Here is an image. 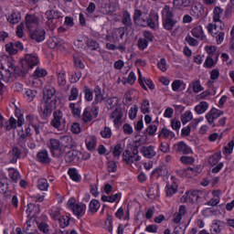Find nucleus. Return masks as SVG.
Listing matches in <instances>:
<instances>
[{
  "mask_svg": "<svg viewBox=\"0 0 234 234\" xmlns=\"http://www.w3.org/2000/svg\"><path fill=\"white\" fill-rule=\"evenodd\" d=\"M43 101L44 109L42 107H38V112L43 120H47V118H50V116H52V111L56 109V104L58 103L56 89L46 88L43 91Z\"/></svg>",
  "mask_w": 234,
  "mask_h": 234,
  "instance_id": "obj_1",
  "label": "nucleus"
},
{
  "mask_svg": "<svg viewBox=\"0 0 234 234\" xmlns=\"http://www.w3.org/2000/svg\"><path fill=\"white\" fill-rule=\"evenodd\" d=\"M165 15L163 16V27L165 30L171 31L176 25V20H174L175 15L171 9H165Z\"/></svg>",
  "mask_w": 234,
  "mask_h": 234,
  "instance_id": "obj_2",
  "label": "nucleus"
},
{
  "mask_svg": "<svg viewBox=\"0 0 234 234\" xmlns=\"http://www.w3.org/2000/svg\"><path fill=\"white\" fill-rule=\"evenodd\" d=\"M37 65H39V58L36 54H26L25 59L22 60V69L26 67L27 71Z\"/></svg>",
  "mask_w": 234,
  "mask_h": 234,
  "instance_id": "obj_3",
  "label": "nucleus"
},
{
  "mask_svg": "<svg viewBox=\"0 0 234 234\" xmlns=\"http://www.w3.org/2000/svg\"><path fill=\"white\" fill-rule=\"evenodd\" d=\"M63 112L61 111H57L53 112V120L50 122V125L54 127L55 129H58V131H63L65 130V120H63Z\"/></svg>",
  "mask_w": 234,
  "mask_h": 234,
  "instance_id": "obj_4",
  "label": "nucleus"
},
{
  "mask_svg": "<svg viewBox=\"0 0 234 234\" xmlns=\"http://www.w3.org/2000/svg\"><path fill=\"white\" fill-rule=\"evenodd\" d=\"M47 36V31L41 27H37L31 31H29L30 39L36 41V43H43Z\"/></svg>",
  "mask_w": 234,
  "mask_h": 234,
  "instance_id": "obj_5",
  "label": "nucleus"
},
{
  "mask_svg": "<svg viewBox=\"0 0 234 234\" xmlns=\"http://www.w3.org/2000/svg\"><path fill=\"white\" fill-rule=\"evenodd\" d=\"M133 23L138 27H147V15L142 12L140 9H135L133 13Z\"/></svg>",
  "mask_w": 234,
  "mask_h": 234,
  "instance_id": "obj_6",
  "label": "nucleus"
},
{
  "mask_svg": "<svg viewBox=\"0 0 234 234\" xmlns=\"http://www.w3.org/2000/svg\"><path fill=\"white\" fill-rule=\"evenodd\" d=\"M37 25H39L37 16H36L35 15L26 16V28H27L28 32H32V30L37 28Z\"/></svg>",
  "mask_w": 234,
  "mask_h": 234,
  "instance_id": "obj_7",
  "label": "nucleus"
},
{
  "mask_svg": "<svg viewBox=\"0 0 234 234\" xmlns=\"http://www.w3.org/2000/svg\"><path fill=\"white\" fill-rule=\"evenodd\" d=\"M12 76H14V72H12L11 69L0 70V90L5 87V84L1 82V80L5 83H9L10 80H12Z\"/></svg>",
  "mask_w": 234,
  "mask_h": 234,
  "instance_id": "obj_8",
  "label": "nucleus"
},
{
  "mask_svg": "<svg viewBox=\"0 0 234 234\" xmlns=\"http://www.w3.org/2000/svg\"><path fill=\"white\" fill-rule=\"evenodd\" d=\"M63 45H65V41L59 37H53L51 38L50 40H48V46L49 48H52V49H63L65 48V47H63Z\"/></svg>",
  "mask_w": 234,
  "mask_h": 234,
  "instance_id": "obj_9",
  "label": "nucleus"
},
{
  "mask_svg": "<svg viewBox=\"0 0 234 234\" xmlns=\"http://www.w3.org/2000/svg\"><path fill=\"white\" fill-rule=\"evenodd\" d=\"M93 92L95 94V97L91 105H98V103H101L102 101H105V100H107V98L103 96V93H101V88L100 86H95Z\"/></svg>",
  "mask_w": 234,
  "mask_h": 234,
  "instance_id": "obj_10",
  "label": "nucleus"
},
{
  "mask_svg": "<svg viewBox=\"0 0 234 234\" xmlns=\"http://www.w3.org/2000/svg\"><path fill=\"white\" fill-rule=\"evenodd\" d=\"M175 148L176 153H182V154H190V153H193L191 150V147L186 145L184 141H181L175 144Z\"/></svg>",
  "mask_w": 234,
  "mask_h": 234,
  "instance_id": "obj_11",
  "label": "nucleus"
},
{
  "mask_svg": "<svg viewBox=\"0 0 234 234\" xmlns=\"http://www.w3.org/2000/svg\"><path fill=\"white\" fill-rule=\"evenodd\" d=\"M37 162H40V164L48 165L50 164L52 159L48 156V152L47 150H41L37 154Z\"/></svg>",
  "mask_w": 234,
  "mask_h": 234,
  "instance_id": "obj_12",
  "label": "nucleus"
},
{
  "mask_svg": "<svg viewBox=\"0 0 234 234\" xmlns=\"http://www.w3.org/2000/svg\"><path fill=\"white\" fill-rule=\"evenodd\" d=\"M85 211H87V205L80 203V204H75L72 212L80 218V217H83L85 215Z\"/></svg>",
  "mask_w": 234,
  "mask_h": 234,
  "instance_id": "obj_13",
  "label": "nucleus"
},
{
  "mask_svg": "<svg viewBox=\"0 0 234 234\" xmlns=\"http://www.w3.org/2000/svg\"><path fill=\"white\" fill-rule=\"evenodd\" d=\"M141 153L144 154L145 158H153L156 156V151H154V146H143Z\"/></svg>",
  "mask_w": 234,
  "mask_h": 234,
  "instance_id": "obj_14",
  "label": "nucleus"
},
{
  "mask_svg": "<svg viewBox=\"0 0 234 234\" xmlns=\"http://www.w3.org/2000/svg\"><path fill=\"white\" fill-rule=\"evenodd\" d=\"M123 36H125V28L123 27L116 28L112 33V37L115 43L123 39Z\"/></svg>",
  "mask_w": 234,
  "mask_h": 234,
  "instance_id": "obj_15",
  "label": "nucleus"
},
{
  "mask_svg": "<svg viewBox=\"0 0 234 234\" xmlns=\"http://www.w3.org/2000/svg\"><path fill=\"white\" fill-rule=\"evenodd\" d=\"M111 118L114 119V125H118L120 122H122V118H123V112H122V108H116L111 115Z\"/></svg>",
  "mask_w": 234,
  "mask_h": 234,
  "instance_id": "obj_16",
  "label": "nucleus"
},
{
  "mask_svg": "<svg viewBox=\"0 0 234 234\" xmlns=\"http://www.w3.org/2000/svg\"><path fill=\"white\" fill-rule=\"evenodd\" d=\"M48 147L52 155L55 156L56 151H59V148L61 147V142L58 139H49Z\"/></svg>",
  "mask_w": 234,
  "mask_h": 234,
  "instance_id": "obj_17",
  "label": "nucleus"
},
{
  "mask_svg": "<svg viewBox=\"0 0 234 234\" xmlns=\"http://www.w3.org/2000/svg\"><path fill=\"white\" fill-rule=\"evenodd\" d=\"M11 71L14 72L15 76H27V72H28V69L24 66L21 69V68L17 66H14L13 64L10 65Z\"/></svg>",
  "mask_w": 234,
  "mask_h": 234,
  "instance_id": "obj_18",
  "label": "nucleus"
},
{
  "mask_svg": "<svg viewBox=\"0 0 234 234\" xmlns=\"http://www.w3.org/2000/svg\"><path fill=\"white\" fill-rule=\"evenodd\" d=\"M9 177L15 184H17V181L21 179V174H19V171L17 169L11 167L8 168Z\"/></svg>",
  "mask_w": 234,
  "mask_h": 234,
  "instance_id": "obj_19",
  "label": "nucleus"
},
{
  "mask_svg": "<svg viewBox=\"0 0 234 234\" xmlns=\"http://www.w3.org/2000/svg\"><path fill=\"white\" fill-rule=\"evenodd\" d=\"M173 5L176 8H187L191 6V0H174Z\"/></svg>",
  "mask_w": 234,
  "mask_h": 234,
  "instance_id": "obj_20",
  "label": "nucleus"
},
{
  "mask_svg": "<svg viewBox=\"0 0 234 234\" xmlns=\"http://www.w3.org/2000/svg\"><path fill=\"white\" fill-rule=\"evenodd\" d=\"M191 34L194 37H197V39H201V41H204L206 39V36H204V31L202 30V27H194L191 30Z\"/></svg>",
  "mask_w": 234,
  "mask_h": 234,
  "instance_id": "obj_21",
  "label": "nucleus"
},
{
  "mask_svg": "<svg viewBox=\"0 0 234 234\" xmlns=\"http://www.w3.org/2000/svg\"><path fill=\"white\" fill-rule=\"evenodd\" d=\"M78 154L79 152L77 150H69L66 154H65V162L67 164H70V162H74L76 158H78Z\"/></svg>",
  "mask_w": 234,
  "mask_h": 234,
  "instance_id": "obj_22",
  "label": "nucleus"
},
{
  "mask_svg": "<svg viewBox=\"0 0 234 234\" xmlns=\"http://www.w3.org/2000/svg\"><path fill=\"white\" fill-rule=\"evenodd\" d=\"M68 175H69V178H71L73 182H81V176H80L76 168H69Z\"/></svg>",
  "mask_w": 234,
  "mask_h": 234,
  "instance_id": "obj_23",
  "label": "nucleus"
},
{
  "mask_svg": "<svg viewBox=\"0 0 234 234\" xmlns=\"http://www.w3.org/2000/svg\"><path fill=\"white\" fill-rule=\"evenodd\" d=\"M122 23L126 27V28L133 26V19H131V14L129 11L123 12Z\"/></svg>",
  "mask_w": 234,
  "mask_h": 234,
  "instance_id": "obj_24",
  "label": "nucleus"
},
{
  "mask_svg": "<svg viewBox=\"0 0 234 234\" xmlns=\"http://www.w3.org/2000/svg\"><path fill=\"white\" fill-rule=\"evenodd\" d=\"M209 104L207 101H201L198 105L195 107V112L197 114H204L207 111Z\"/></svg>",
  "mask_w": 234,
  "mask_h": 234,
  "instance_id": "obj_25",
  "label": "nucleus"
},
{
  "mask_svg": "<svg viewBox=\"0 0 234 234\" xmlns=\"http://www.w3.org/2000/svg\"><path fill=\"white\" fill-rule=\"evenodd\" d=\"M224 14V9H221L218 6H216L213 10V22L220 23V17Z\"/></svg>",
  "mask_w": 234,
  "mask_h": 234,
  "instance_id": "obj_26",
  "label": "nucleus"
},
{
  "mask_svg": "<svg viewBox=\"0 0 234 234\" xmlns=\"http://www.w3.org/2000/svg\"><path fill=\"white\" fill-rule=\"evenodd\" d=\"M214 198H211L208 202L206 203V206H211L214 207V206H217L220 202V191L217 190L213 192Z\"/></svg>",
  "mask_w": 234,
  "mask_h": 234,
  "instance_id": "obj_27",
  "label": "nucleus"
},
{
  "mask_svg": "<svg viewBox=\"0 0 234 234\" xmlns=\"http://www.w3.org/2000/svg\"><path fill=\"white\" fill-rule=\"evenodd\" d=\"M83 93L86 101H92L94 100V91L89 86L83 87Z\"/></svg>",
  "mask_w": 234,
  "mask_h": 234,
  "instance_id": "obj_28",
  "label": "nucleus"
},
{
  "mask_svg": "<svg viewBox=\"0 0 234 234\" xmlns=\"http://www.w3.org/2000/svg\"><path fill=\"white\" fill-rule=\"evenodd\" d=\"M82 120L84 123H89V122H92V120H94V117H92V113L90 112V108L87 107L84 109Z\"/></svg>",
  "mask_w": 234,
  "mask_h": 234,
  "instance_id": "obj_29",
  "label": "nucleus"
},
{
  "mask_svg": "<svg viewBox=\"0 0 234 234\" xmlns=\"http://www.w3.org/2000/svg\"><path fill=\"white\" fill-rule=\"evenodd\" d=\"M45 16L57 21V19L61 17V12L56 10H48L45 14Z\"/></svg>",
  "mask_w": 234,
  "mask_h": 234,
  "instance_id": "obj_30",
  "label": "nucleus"
},
{
  "mask_svg": "<svg viewBox=\"0 0 234 234\" xmlns=\"http://www.w3.org/2000/svg\"><path fill=\"white\" fill-rule=\"evenodd\" d=\"M85 142L88 151H94L96 149V137H88Z\"/></svg>",
  "mask_w": 234,
  "mask_h": 234,
  "instance_id": "obj_31",
  "label": "nucleus"
},
{
  "mask_svg": "<svg viewBox=\"0 0 234 234\" xmlns=\"http://www.w3.org/2000/svg\"><path fill=\"white\" fill-rule=\"evenodd\" d=\"M7 21L10 22L12 25H16L21 21V14L17 12H14L7 17Z\"/></svg>",
  "mask_w": 234,
  "mask_h": 234,
  "instance_id": "obj_32",
  "label": "nucleus"
},
{
  "mask_svg": "<svg viewBox=\"0 0 234 234\" xmlns=\"http://www.w3.org/2000/svg\"><path fill=\"white\" fill-rule=\"evenodd\" d=\"M164 136V138H175V133H173L171 130L166 129L165 127H163L158 134V138L160 136Z\"/></svg>",
  "mask_w": 234,
  "mask_h": 234,
  "instance_id": "obj_33",
  "label": "nucleus"
},
{
  "mask_svg": "<svg viewBox=\"0 0 234 234\" xmlns=\"http://www.w3.org/2000/svg\"><path fill=\"white\" fill-rule=\"evenodd\" d=\"M90 213H98L100 209V202L97 199H92L89 204Z\"/></svg>",
  "mask_w": 234,
  "mask_h": 234,
  "instance_id": "obj_34",
  "label": "nucleus"
},
{
  "mask_svg": "<svg viewBox=\"0 0 234 234\" xmlns=\"http://www.w3.org/2000/svg\"><path fill=\"white\" fill-rule=\"evenodd\" d=\"M154 175H157V176H167V168L157 167L151 173V176H154Z\"/></svg>",
  "mask_w": 234,
  "mask_h": 234,
  "instance_id": "obj_35",
  "label": "nucleus"
},
{
  "mask_svg": "<svg viewBox=\"0 0 234 234\" xmlns=\"http://www.w3.org/2000/svg\"><path fill=\"white\" fill-rule=\"evenodd\" d=\"M176 191H177L176 185H171V184L166 185V186H165L166 197H173V195H175V193H176Z\"/></svg>",
  "mask_w": 234,
  "mask_h": 234,
  "instance_id": "obj_36",
  "label": "nucleus"
},
{
  "mask_svg": "<svg viewBox=\"0 0 234 234\" xmlns=\"http://www.w3.org/2000/svg\"><path fill=\"white\" fill-rule=\"evenodd\" d=\"M121 194H115L112 196H101L102 202H110L111 204L116 202L120 198Z\"/></svg>",
  "mask_w": 234,
  "mask_h": 234,
  "instance_id": "obj_37",
  "label": "nucleus"
},
{
  "mask_svg": "<svg viewBox=\"0 0 234 234\" xmlns=\"http://www.w3.org/2000/svg\"><path fill=\"white\" fill-rule=\"evenodd\" d=\"M86 45L90 50H98L100 48V44L98 41L92 39V38H88L86 41Z\"/></svg>",
  "mask_w": 234,
  "mask_h": 234,
  "instance_id": "obj_38",
  "label": "nucleus"
},
{
  "mask_svg": "<svg viewBox=\"0 0 234 234\" xmlns=\"http://www.w3.org/2000/svg\"><path fill=\"white\" fill-rule=\"evenodd\" d=\"M191 120H193V113L189 111L181 115V122L183 125H186V123L191 122Z\"/></svg>",
  "mask_w": 234,
  "mask_h": 234,
  "instance_id": "obj_39",
  "label": "nucleus"
},
{
  "mask_svg": "<svg viewBox=\"0 0 234 234\" xmlns=\"http://www.w3.org/2000/svg\"><path fill=\"white\" fill-rule=\"evenodd\" d=\"M5 50L9 56H16L17 54V49L14 46V42H9L5 45Z\"/></svg>",
  "mask_w": 234,
  "mask_h": 234,
  "instance_id": "obj_40",
  "label": "nucleus"
},
{
  "mask_svg": "<svg viewBox=\"0 0 234 234\" xmlns=\"http://www.w3.org/2000/svg\"><path fill=\"white\" fill-rule=\"evenodd\" d=\"M124 82L123 84L125 85V83H129V85H134V81H136V74H134L133 71H131L129 73L128 78H123Z\"/></svg>",
  "mask_w": 234,
  "mask_h": 234,
  "instance_id": "obj_41",
  "label": "nucleus"
},
{
  "mask_svg": "<svg viewBox=\"0 0 234 234\" xmlns=\"http://www.w3.org/2000/svg\"><path fill=\"white\" fill-rule=\"evenodd\" d=\"M107 219L104 224V229H107L110 233H112V216L107 215Z\"/></svg>",
  "mask_w": 234,
  "mask_h": 234,
  "instance_id": "obj_42",
  "label": "nucleus"
},
{
  "mask_svg": "<svg viewBox=\"0 0 234 234\" xmlns=\"http://www.w3.org/2000/svg\"><path fill=\"white\" fill-rule=\"evenodd\" d=\"M48 74L47 69L37 68L33 76H35V78H45Z\"/></svg>",
  "mask_w": 234,
  "mask_h": 234,
  "instance_id": "obj_43",
  "label": "nucleus"
},
{
  "mask_svg": "<svg viewBox=\"0 0 234 234\" xmlns=\"http://www.w3.org/2000/svg\"><path fill=\"white\" fill-rule=\"evenodd\" d=\"M217 118H219L218 113H217V112H215L214 113H211V110L206 115V119L210 124L213 123L215 120H217Z\"/></svg>",
  "mask_w": 234,
  "mask_h": 234,
  "instance_id": "obj_44",
  "label": "nucleus"
},
{
  "mask_svg": "<svg viewBox=\"0 0 234 234\" xmlns=\"http://www.w3.org/2000/svg\"><path fill=\"white\" fill-rule=\"evenodd\" d=\"M149 101L148 100H144L142 105H141V112L143 114H149V112H151V111L149 110Z\"/></svg>",
  "mask_w": 234,
  "mask_h": 234,
  "instance_id": "obj_45",
  "label": "nucleus"
},
{
  "mask_svg": "<svg viewBox=\"0 0 234 234\" xmlns=\"http://www.w3.org/2000/svg\"><path fill=\"white\" fill-rule=\"evenodd\" d=\"M186 87V84H184V81L180 80H176L173 81L172 83V90H174V92H176V90H178L180 89V87Z\"/></svg>",
  "mask_w": 234,
  "mask_h": 234,
  "instance_id": "obj_46",
  "label": "nucleus"
},
{
  "mask_svg": "<svg viewBox=\"0 0 234 234\" xmlns=\"http://www.w3.org/2000/svg\"><path fill=\"white\" fill-rule=\"evenodd\" d=\"M234 141L231 140L227 146H224L223 154H231L233 153Z\"/></svg>",
  "mask_w": 234,
  "mask_h": 234,
  "instance_id": "obj_47",
  "label": "nucleus"
},
{
  "mask_svg": "<svg viewBox=\"0 0 234 234\" xmlns=\"http://www.w3.org/2000/svg\"><path fill=\"white\" fill-rule=\"evenodd\" d=\"M37 186L40 191H47V189H48V181H47V179H40L38 180Z\"/></svg>",
  "mask_w": 234,
  "mask_h": 234,
  "instance_id": "obj_48",
  "label": "nucleus"
},
{
  "mask_svg": "<svg viewBox=\"0 0 234 234\" xmlns=\"http://www.w3.org/2000/svg\"><path fill=\"white\" fill-rule=\"evenodd\" d=\"M46 26L48 27L49 30H55L56 29V23H58L57 20H54L49 17H46Z\"/></svg>",
  "mask_w": 234,
  "mask_h": 234,
  "instance_id": "obj_49",
  "label": "nucleus"
},
{
  "mask_svg": "<svg viewBox=\"0 0 234 234\" xmlns=\"http://www.w3.org/2000/svg\"><path fill=\"white\" fill-rule=\"evenodd\" d=\"M188 198L190 202H195V200H198L200 198V195L197 190L189 191Z\"/></svg>",
  "mask_w": 234,
  "mask_h": 234,
  "instance_id": "obj_50",
  "label": "nucleus"
},
{
  "mask_svg": "<svg viewBox=\"0 0 234 234\" xmlns=\"http://www.w3.org/2000/svg\"><path fill=\"white\" fill-rule=\"evenodd\" d=\"M58 83L59 87H65V85H67V79L65 78V73H58Z\"/></svg>",
  "mask_w": 234,
  "mask_h": 234,
  "instance_id": "obj_51",
  "label": "nucleus"
},
{
  "mask_svg": "<svg viewBox=\"0 0 234 234\" xmlns=\"http://www.w3.org/2000/svg\"><path fill=\"white\" fill-rule=\"evenodd\" d=\"M218 160H220V154H215L208 159V164L210 165H217L218 164Z\"/></svg>",
  "mask_w": 234,
  "mask_h": 234,
  "instance_id": "obj_52",
  "label": "nucleus"
},
{
  "mask_svg": "<svg viewBox=\"0 0 234 234\" xmlns=\"http://www.w3.org/2000/svg\"><path fill=\"white\" fill-rule=\"evenodd\" d=\"M58 222L60 224V228H67L70 223V218L69 216L62 217L58 219Z\"/></svg>",
  "mask_w": 234,
  "mask_h": 234,
  "instance_id": "obj_53",
  "label": "nucleus"
},
{
  "mask_svg": "<svg viewBox=\"0 0 234 234\" xmlns=\"http://www.w3.org/2000/svg\"><path fill=\"white\" fill-rule=\"evenodd\" d=\"M138 114V106L133 105L129 111V118L130 120H134L136 119V116Z\"/></svg>",
  "mask_w": 234,
  "mask_h": 234,
  "instance_id": "obj_54",
  "label": "nucleus"
},
{
  "mask_svg": "<svg viewBox=\"0 0 234 234\" xmlns=\"http://www.w3.org/2000/svg\"><path fill=\"white\" fill-rule=\"evenodd\" d=\"M18 144H25L27 142V138H28V135L25 133V130H20L18 132Z\"/></svg>",
  "mask_w": 234,
  "mask_h": 234,
  "instance_id": "obj_55",
  "label": "nucleus"
},
{
  "mask_svg": "<svg viewBox=\"0 0 234 234\" xmlns=\"http://www.w3.org/2000/svg\"><path fill=\"white\" fill-rule=\"evenodd\" d=\"M108 167V173H116V170L118 169V166L116 165V162L114 161H109L107 163Z\"/></svg>",
  "mask_w": 234,
  "mask_h": 234,
  "instance_id": "obj_56",
  "label": "nucleus"
},
{
  "mask_svg": "<svg viewBox=\"0 0 234 234\" xmlns=\"http://www.w3.org/2000/svg\"><path fill=\"white\" fill-rule=\"evenodd\" d=\"M157 68L159 70H162V72H165V70H167V62L165 61V58L160 59L157 63Z\"/></svg>",
  "mask_w": 234,
  "mask_h": 234,
  "instance_id": "obj_57",
  "label": "nucleus"
},
{
  "mask_svg": "<svg viewBox=\"0 0 234 234\" xmlns=\"http://www.w3.org/2000/svg\"><path fill=\"white\" fill-rule=\"evenodd\" d=\"M123 152V148L122 147V144H117L113 148V156H121Z\"/></svg>",
  "mask_w": 234,
  "mask_h": 234,
  "instance_id": "obj_58",
  "label": "nucleus"
},
{
  "mask_svg": "<svg viewBox=\"0 0 234 234\" xmlns=\"http://www.w3.org/2000/svg\"><path fill=\"white\" fill-rule=\"evenodd\" d=\"M101 135L102 138H111V136H112V131L110 127L105 126L104 130L101 132Z\"/></svg>",
  "mask_w": 234,
  "mask_h": 234,
  "instance_id": "obj_59",
  "label": "nucleus"
},
{
  "mask_svg": "<svg viewBox=\"0 0 234 234\" xmlns=\"http://www.w3.org/2000/svg\"><path fill=\"white\" fill-rule=\"evenodd\" d=\"M17 128V120L14 117H10L9 119V125H6V131H10V129H16Z\"/></svg>",
  "mask_w": 234,
  "mask_h": 234,
  "instance_id": "obj_60",
  "label": "nucleus"
},
{
  "mask_svg": "<svg viewBox=\"0 0 234 234\" xmlns=\"http://www.w3.org/2000/svg\"><path fill=\"white\" fill-rule=\"evenodd\" d=\"M79 92L78 88H71L70 95L69 97V101H74V100H78Z\"/></svg>",
  "mask_w": 234,
  "mask_h": 234,
  "instance_id": "obj_61",
  "label": "nucleus"
},
{
  "mask_svg": "<svg viewBox=\"0 0 234 234\" xmlns=\"http://www.w3.org/2000/svg\"><path fill=\"white\" fill-rule=\"evenodd\" d=\"M138 47H139L140 50H145V48H147V47H149V42L147 41V39L140 38L138 40Z\"/></svg>",
  "mask_w": 234,
  "mask_h": 234,
  "instance_id": "obj_62",
  "label": "nucleus"
},
{
  "mask_svg": "<svg viewBox=\"0 0 234 234\" xmlns=\"http://www.w3.org/2000/svg\"><path fill=\"white\" fill-rule=\"evenodd\" d=\"M33 209H38L39 210V205H35L33 203H29L27 205V217H32V210Z\"/></svg>",
  "mask_w": 234,
  "mask_h": 234,
  "instance_id": "obj_63",
  "label": "nucleus"
},
{
  "mask_svg": "<svg viewBox=\"0 0 234 234\" xmlns=\"http://www.w3.org/2000/svg\"><path fill=\"white\" fill-rule=\"evenodd\" d=\"M21 150L17 147L15 146L13 147L12 151L10 152L11 156H15L16 158H21Z\"/></svg>",
  "mask_w": 234,
  "mask_h": 234,
  "instance_id": "obj_64",
  "label": "nucleus"
}]
</instances>
